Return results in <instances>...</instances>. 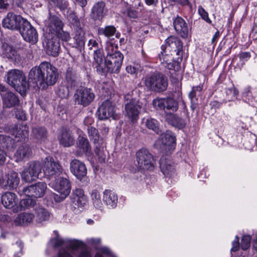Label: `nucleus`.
<instances>
[{
    "instance_id": "nucleus-1",
    "label": "nucleus",
    "mask_w": 257,
    "mask_h": 257,
    "mask_svg": "<svg viewBox=\"0 0 257 257\" xmlns=\"http://www.w3.org/2000/svg\"><path fill=\"white\" fill-rule=\"evenodd\" d=\"M58 69L49 62L44 61L39 66L31 69L29 74V80L39 88L45 89L54 85L58 78Z\"/></svg>"
},
{
    "instance_id": "nucleus-2",
    "label": "nucleus",
    "mask_w": 257,
    "mask_h": 257,
    "mask_svg": "<svg viewBox=\"0 0 257 257\" xmlns=\"http://www.w3.org/2000/svg\"><path fill=\"white\" fill-rule=\"evenodd\" d=\"M117 49V44H114L111 40L106 42L105 64L110 73H118L122 65L123 55Z\"/></svg>"
},
{
    "instance_id": "nucleus-3",
    "label": "nucleus",
    "mask_w": 257,
    "mask_h": 257,
    "mask_svg": "<svg viewBox=\"0 0 257 257\" xmlns=\"http://www.w3.org/2000/svg\"><path fill=\"white\" fill-rule=\"evenodd\" d=\"M6 81L20 93H25L29 89V83L25 74L19 69L9 70L6 75Z\"/></svg>"
},
{
    "instance_id": "nucleus-4",
    "label": "nucleus",
    "mask_w": 257,
    "mask_h": 257,
    "mask_svg": "<svg viewBox=\"0 0 257 257\" xmlns=\"http://www.w3.org/2000/svg\"><path fill=\"white\" fill-rule=\"evenodd\" d=\"M144 83L148 89L157 92L165 91L168 84L167 78L159 73L147 75L145 77Z\"/></svg>"
},
{
    "instance_id": "nucleus-5",
    "label": "nucleus",
    "mask_w": 257,
    "mask_h": 257,
    "mask_svg": "<svg viewBox=\"0 0 257 257\" xmlns=\"http://www.w3.org/2000/svg\"><path fill=\"white\" fill-rule=\"evenodd\" d=\"M53 188L58 194L54 193L53 198L56 202H61L65 199L70 194L71 183L69 180L60 177L56 180L53 185Z\"/></svg>"
},
{
    "instance_id": "nucleus-6",
    "label": "nucleus",
    "mask_w": 257,
    "mask_h": 257,
    "mask_svg": "<svg viewBox=\"0 0 257 257\" xmlns=\"http://www.w3.org/2000/svg\"><path fill=\"white\" fill-rule=\"evenodd\" d=\"M130 94L125 95L124 99L128 101L125 105V115L133 122H136L139 118L141 104L139 99L131 98Z\"/></svg>"
},
{
    "instance_id": "nucleus-7",
    "label": "nucleus",
    "mask_w": 257,
    "mask_h": 257,
    "mask_svg": "<svg viewBox=\"0 0 257 257\" xmlns=\"http://www.w3.org/2000/svg\"><path fill=\"white\" fill-rule=\"evenodd\" d=\"M136 159L141 169L152 170L156 163L153 155L146 149H141L137 152Z\"/></svg>"
},
{
    "instance_id": "nucleus-8",
    "label": "nucleus",
    "mask_w": 257,
    "mask_h": 257,
    "mask_svg": "<svg viewBox=\"0 0 257 257\" xmlns=\"http://www.w3.org/2000/svg\"><path fill=\"white\" fill-rule=\"evenodd\" d=\"M94 98L95 94L93 90L87 87H80L77 89L73 96L75 102L84 107L89 105Z\"/></svg>"
},
{
    "instance_id": "nucleus-9",
    "label": "nucleus",
    "mask_w": 257,
    "mask_h": 257,
    "mask_svg": "<svg viewBox=\"0 0 257 257\" xmlns=\"http://www.w3.org/2000/svg\"><path fill=\"white\" fill-rule=\"evenodd\" d=\"M24 40L32 44H35L38 40L36 29L26 19L19 30Z\"/></svg>"
},
{
    "instance_id": "nucleus-10",
    "label": "nucleus",
    "mask_w": 257,
    "mask_h": 257,
    "mask_svg": "<svg viewBox=\"0 0 257 257\" xmlns=\"http://www.w3.org/2000/svg\"><path fill=\"white\" fill-rule=\"evenodd\" d=\"M154 107L158 110H171L176 111L178 109V103L174 99L168 97L165 98H156L152 102Z\"/></svg>"
},
{
    "instance_id": "nucleus-11",
    "label": "nucleus",
    "mask_w": 257,
    "mask_h": 257,
    "mask_svg": "<svg viewBox=\"0 0 257 257\" xmlns=\"http://www.w3.org/2000/svg\"><path fill=\"white\" fill-rule=\"evenodd\" d=\"M0 94L4 107L10 108L19 105L20 100L18 96L1 84Z\"/></svg>"
},
{
    "instance_id": "nucleus-12",
    "label": "nucleus",
    "mask_w": 257,
    "mask_h": 257,
    "mask_svg": "<svg viewBox=\"0 0 257 257\" xmlns=\"http://www.w3.org/2000/svg\"><path fill=\"white\" fill-rule=\"evenodd\" d=\"M43 171L48 177H55L62 173L63 168L58 162H55L52 157L48 156L45 159Z\"/></svg>"
},
{
    "instance_id": "nucleus-13",
    "label": "nucleus",
    "mask_w": 257,
    "mask_h": 257,
    "mask_svg": "<svg viewBox=\"0 0 257 257\" xmlns=\"http://www.w3.org/2000/svg\"><path fill=\"white\" fill-rule=\"evenodd\" d=\"M166 49L175 54L178 60L182 61L183 55V44L182 41L177 37L170 36L166 40Z\"/></svg>"
},
{
    "instance_id": "nucleus-14",
    "label": "nucleus",
    "mask_w": 257,
    "mask_h": 257,
    "mask_svg": "<svg viewBox=\"0 0 257 257\" xmlns=\"http://www.w3.org/2000/svg\"><path fill=\"white\" fill-rule=\"evenodd\" d=\"M47 185L44 182H38L35 185L24 187L23 190H19V193L25 196H33L36 198L41 197L45 193Z\"/></svg>"
},
{
    "instance_id": "nucleus-15",
    "label": "nucleus",
    "mask_w": 257,
    "mask_h": 257,
    "mask_svg": "<svg viewBox=\"0 0 257 257\" xmlns=\"http://www.w3.org/2000/svg\"><path fill=\"white\" fill-rule=\"evenodd\" d=\"M25 20L20 15L10 12L3 19V26L10 30H19Z\"/></svg>"
},
{
    "instance_id": "nucleus-16",
    "label": "nucleus",
    "mask_w": 257,
    "mask_h": 257,
    "mask_svg": "<svg viewBox=\"0 0 257 257\" xmlns=\"http://www.w3.org/2000/svg\"><path fill=\"white\" fill-rule=\"evenodd\" d=\"M6 129L15 138L18 139V141H25L29 137V127L22 123L10 125Z\"/></svg>"
},
{
    "instance_id": "nucleus-17",
    "label": "nucleus",
    "mask_w": 257,
    "mask_h": 257,
    "mask_svg": "<svg viewBox=\"0 0 257 257\" xmlns=\"http://www.w3.org/2000/svg\"><path fill=\"white\" fill-rule=\"evenodd\" d=\"M98 118L101 120L107 119L110 117L116 119L115 107L109 100L104 101L98 109Z\"/></svg>"
},
{
    "instance_id": "nucleus-18",
    "label": "nucleus",
    "mask_w": 257,
    "mask_h": 257,
    "mask_svg": "<svg viewBox=\"0 0 257 257\" xmlns=\"http://www.w3.org/2000/svg\"><path fill=\"white\" fill-rule=\"evenodd\" d=\"M20 183V178L18 173L11 171L3 177L2 185L5 189L14 190L17 188Z\"/></svg>"
},
{
    "instance_id": "nucleus-19",
    "label": "nucleus",
    "mask_w": 257,
    "mask_h": 257,
    "mask_svg": "<svg viewBox=\"0 0 257 257\" xmlns=\"http://www.w3.org/2000/svg\"><path fill=\"white\" fill-rule=\"evenodd\" d=\"M78 18L75 20L76 28L75 30V35L73 37L74 46L80 52L84 49L85 46V32L80 27H78L79 22L77 21Z\"/></svg>"
},
{
    "instance_id": "nucleus-20",
    "label": "nucleus",
    "mask_w": 257,
    "mask_h": 257,
    "mask_svg": "<svg viewBox=\"0 0 257 257\" xmlns=\"http://www.w3.org/2000/svg\"><path fill=\"white\" fill-rule=\"evenodd\" d=\"M32 155L33 149L31 146L24 143L19 146L15 153L14 157L17 162H20L29 159Z\"/></svg>"
},
{
    "instance_id": "nucleus-21",
    "label": "nucleus",
    "mask_w": 257,
    "mask_h": 257,
    "mask_svg": "<svg viewBox=\"0 0 257 257\" xmlns=\"http://www.w3.org/2000/svg\"><path fill=\"white\" fill-rule=\"evenodd\" d=\"M70 169L71 172L79 180H81L87 174V169L85 164L77 159L71 161Z\"/></svg>"
},
{
    "instance_id": "nucleus-22",
    "label": "nucleus",
    "mask_w": 257,
    "mask_h": 257,
    "mask_svg": "<svg viewBox=\"0 0 257 257\" xmlns=\"http://www.w3.org/2000/svg\"><path fill=\"white\" fill-rule=\"evenodd\" d=\"M160 168L163 174L167 177H171L175 174L174 164L166 156H163L160 160Z\"/></svg>"
},
{
    "instance_id": "nucleus-23",
    "label": "nucleus",
    "mask_w": 257,
    "mask_h": 257,
    "mask_svg": "<svg viewBox=\"0 0 257 257\" xmlns=\"http://www.w3.org/2000/svg\"><path fill=\"white\" fill-rule=\"evenodd\" d=\"M173 26L177 33L182 38L186 39L189 34L187 24L181 17L177 16L173 21Z\"/></svg>"
},
{
    "instance_id": "nucleus-24",
    "label": "nucleus",
    "mask_w": 257,
    "mask_h": 257,
    "mask_svg": "<svg viewBox=\"0 0 257 257\" xmlns=\"http://www.w3.org/2000/svg\"><path fill=\"white\" fill-rule=\"evenodd\" d=\"M63 27V22L59 18L55 15L50 14L47 24V30L49 33L54 36L62 29Z\"/></svg>"
},
{
    "instance_id": "nucleus-25",
    "label": "nucleus",
    "mask_w": 257,
    "mask_h": 257,
    "mask_svg": "<svg viewBox=\"0 0 257 257\" xmlns=\"http://www.w3.org/2000/svg\"><path fill=\"white\" fill-rule=\"evenodd\" d=\"M32 135L38 143H45L48 139L49 133L46 127L37 126L32 128Z\"/></svg>"
},
{
    "instance_id": "nucleus-26",
    "label": "nucleus",
    "mask_w": 257,
    "mask_h": 257,
    "mask_svg": "<svg viewBox=\"0 0 257 257\" xmlns=\"http://www.w3.org/2000/svg\"><path fill=\"white\" fill-rule=\"evenodd\" d=\"M165 120L172 126L178 128H183L187 124V121L173 113L166 112L165 115Z\"/></svg>"
},
{
    "instance_id": "nucleus-27",
    "label": "nucleus",
    "mask_w": 257,
    "mask_h": 257,
    "mask_svg": "<svg viewBox=\"0 0 257 257\" xmlns=\"http://www.w3.org/2000/svg\"><path fill=\"white\" fill-rule=\"evenodd\" d=\"M58 140L61 145L64 147H69L74 144L75 139L71 132L63 129L58 136Z\"/></svg>"
},
{
    "instance_id": "nucleus-28",
    "label": "nucleus",
    "mask_w": 257,
    "mask_h": 257,
    "mask_svg": "<svg viewBox=\"0 0 257 257\" xmlns=\"http://www.w3.org/2000/svg\"><path fill=\"white\" fill-rule=\"evenodd\" d=\"M77 147L80 150L75 152V155L81 156L83 153L89 154L91 152V147L87 138L79 136L76 143Z\"/></svg>"
},
{
    "instance_id": "nucleus-29",
    "label": "nucleus",
    "mask_w": 257,
    "mask_h": 257,
    "mask_svg": "<svg viewBox=\"0 0 257 257\" xmlns=\"http://www.w3.org/2000/svg\"><path fill=\"white\" fill-rule=\"evenodd\" d=\"M117 195L112 190L106 189L103 193V202L109 207L113 208L117 203Z\"/></svg>"
},
{
    "instance_id": "nucleus-30",
    "label": "nucleus",
    "mask_w": 257,
    "mask_h": 257,
    "mask_svg": "<svg viewBox=\"0 0 257 257\" xmlns=\"http://www.w3.org/2000/svg\"><path fill=\"white\" fill-rule=\"evenodd\" d=\"M71 198L73 203L78 207L82 206L87 202V197L81 188H76L73 190Z\"/></svg>"
},
{
    "instance_id": "nucleus-31",
    "label": "nucleus",
    "mask_w": 257,
    "mask_h": 257,
    "mask_svg": "<svg viewBox=\"0 0 257 257\" xmlns=\"http://www.w3.org/2000/svg\"><path fill=\"white\" fill-rule=\"evenodd\" d=\"M60 48L59 41L56 38L53 36L47 40L46 49L48 55L57 56L59 54Z\"/></svg>"
},
{
    "instance_id": "nucleus-32",
    "label": "nucleus",
    "mask_w": 257,
    "mask_h": 257,
    "mask_svg": "<svg viewBox=\"0 0 257 257\" xmlns=\"http://www.w3.org/2000/svg\"><path fill=\"white\" fill-rule=\"evenodd\" d=\"M17 195L12 192H7L1 196L2 203L7 208H12L16 204Z\"/></svg>"
},
{
    "instance_id": "nucleus-33",
    "label": "nucleus",
    "mask_w": 257,
    "mask_h": 257,
    "mask_svg": "<svg viewBox=\"0 0 257 257\" xmlns=\"http://www.w3.org/2000/svg\"><path fill=\"white\" fill-rule=\"evenodd\" d=\"M105 4L103 1L95 3L91 10L92 17L94 20H100L104 16V10Z\"/></svg>"
},
{
    "instance_id": "nucleus-34",
    "label": "nucleus",
    "mask_w": 257,
    "mask_h": 257,
    "mask_svg": "<svg viewBox=\"0 0 257 257\" xmlns=\"http://www.w3.org/2000/svg\"><path fill=\"white\" fill-rule=\"evenodd\" d=\"M36 220L37 222L41 223L48 220L50 217V213L47 209L42 206H37L35 209V215Z\"/></svg>"
},
{
    "instance_id": "nucleus-35",
    "label": "nucleus",
    "mask_w": 257,
    "mask_h": 257,
    "mask_svg": "<svg viewBox=\"0 0 257 257\" xmlns=\"http://www.w3.org/2000/svg\"><path fill=\"white\" fill-rule=\"evenodd\" d=\"M34 217V215L32 213H21L16 218L15 223L16 225H27L33 221Z\"/></svg>"
},
{
    "instance_id": "nucleus-36",
    "label": "nucleus",
    "mask_w": 257,
    "mask_h": 257,
    "mask_svg": "<svg viewBox=\"0 0 257 257\" xmlns=\"http://www.w3.org/2000/svg\"><path fill=\"white\" fill-rule=\"evenodd\" d=\"M65 79L67 84L70 88L75 87L77 84V78L75 72L72 69L69 68L65 75Z\"/></svg>"
},
{
    "instance_id": "nucleus-37",
    "label": "nucleus",
    "mask_w": 257,
    "mask_h": 257,
    "mask_svg": "<svg viewBox=\"0 0 257 257\" xmlns=\"http://www.w3.org/2000/svg\"><path fill=\"white\" fill-rule=\"evenodd\" d=\"M26 167L33 174L32 176L36 177L38 179L42 170L40 163L37 161H31L28 163Z\"/></svg>"
},
{
    "instance_id": "nucleus-38",
    "label": "nucleus",
    "mask_w": 257,
    "mask_h": 257,
    "mask_svg": "<svg viewBox=\"0 0 257 257\" xmlns=\"http://www.w3.org/2000/svg\"><path fill=\"white\" fill-rule=\"evenodd\" d=\"M116 31V29L114 26L108 25L98 28V34L99 35H103L107 38H110L115 34Z\"/></svg>"
},
{
    "instance_id": "nucleus-39",
    "label": "nucleus",
    "mask_w": 257,
    "mask_h": 257,
    "mask_svg": "<svg viewBox=\"0 0 257 257\" xmlns=\"http://www.w3.org/2000/svg\"><path fill=\"white\" fill-rule=\"evenodd\" d=\"M90 196L93 206L97 209L101 208L103 204L98 190L97 189H93L90 193Z\"/></svg>"
},
{
    "instance_id": "nucleus-40",
    "label": "nucleus",
    "mask_w": 257,
    "mask_h": 257,
    "mask_svg": "<svg viewBox=\"0 0 257 257\" xmlns=\"http://www.w3.org/2000/svg\"><path fill=\"white\" fill-rule=\"evenodd\" d=\"M145 126L149 130H152L157 134L161 133L159 128V123L156 119L149 118L145 121Z\"/></svg>"
},
{
    "instance_id": "nucleus-41",
    "label": "nucleus",
    "mask_w": 257,
    "mask_h": 257,
    "mask_svg": "<svg viewBox=\"0 0 257 257\" xmlns=\"http://www.w3.org/2000/svg\"><path fill=\"white\" fill-rule=\"evenodd\" d=\"M179 61L176 59V61L173 60L171 62H170L164 65L165 68L170 70V73L171 75H175L176 72L180 70V64Z\"/></svg>"
},
{
    "instance_id": "nucleus-42",
    "label": "nucleus",
    "mask_w": 257,
    "mask_h": 257,
    "mask_svg": "<svg viewBox=\"0 0 257 257\" xmlns=\"http://www.w3.org/2000/svg\"><path fill=\"white\" fill-rule=\"evenodd\" d=\"M161 48L162 51L159 54V59L161 63L164 65L173 61L174 59V58L172 57L173 55V53H171V55L165 54V46H162Z\"/></svg>"
},
{
    "instance_id": "nucleus-43",
    "label": "nucleus",
    "mask_w": 257,
    "mask_h": 257,
    "mask_svg": "<svg viewBox=\"0 0 257 257\" xmlns=\"http://www.w3.org/2000/svg\"><path fill=\"white\" fill-rule=\"evenodd\" d=\"M13 140L9 136L0 134V144L4 148L8 149L13 146Z\"/></svg>"
},
{
    "instance_id": "nucleus-44",
    "label": "nucleus",
    "mask_w": 257,
    "mask_h": 257,
    "mask_svg": "<svg viewBox=\"0 0 257 257\" xmlns=\"http://www.w3.org/2000/svg\"><path fill=\"white\" fill-rule=\"evenodd\" d=\"M32 174H32V173L26 167L21 173L22 179L28 183L36 181L37 179V178L35 176H33Z\"/></svg>"
},
{
    "instance_id": "nucleus-45",
    "label": "nucleus",
    "mask_w": 257,
    "mask_h": 257,
    "mask_svg": "<svg viewBox=\"0 0 257 257\" xmlns=\"http://www.w3.org/2000/svg\"><path fill=\"white\" fill-rule=\"evenodd\" d=\"M3 54L8 58L12 59L15 55V51L13 48L7 43L3 44L2 47Z\"/></svg>"
},
{
    "instance_id": "nucleus-46",
    "label": "nucleus",
    "mask_w": 257,
    "mask_h": 257,
    "mask_svg": "<svg viewBox=\"0 0 257 257\" xmlns=\"http://www.w3.org/2000/svg\"><path fill=\"white\" fill-rule=\"evenodd\" d=\"M87 131L90 140L94 144L98 143L100 137L98 131L95 127L92 126H88Z\"/></svg>"
},
{
    "instance_id": "nucleus-47",
    "label": "nucleus",
    "mask_w": 257,
    "mask_h": 257,
    "mask_svg": "<svg viewBox=\"0 0 257 257\" xmlns=\"http://www.w3.org/2000/svg\"><path fill=\"white\" fill-rule=\"evenodd\" d=\"M32 196H26V198H23L20 202L22 208L25 209L30 207L33 206L36 204V201L31 198Z\"/></svg>"
},
{
    "instance_id": "nucleus-48",
    "label": "nucleus",
    "mask_w": 257,
    "mask_h": 257,
    "mask_svg": "<svg viewBox=\"0 0 257 257\" xmlns=\"http://www.w3.org/2000/svg\"><path fill=\"white\" fill-rule=\"evenodd\" d=\"M51 5L58 7L61 10H64L67 8L68 3L67 0H48Z\"/></svg>"
},
{
    "instance_id": "nucleus-49",
    "label": "nucleus",
    "mask_w": 257,
    "mask_h": 257,
    "mask_svg": "<svg viewBox=\"0 0 257 257\" xmlns=\"http://www.w3.org/2000/svg\"><path fill=\"white\" fill-rule=\"evenodd\" d=\"M161 139L162 144L166 146H169L175 142V137L169 134H165L162 135Z\"/></svg>"
},
{
    "instance_id": "nucleus-50",
    "label": "nucleus",
    "mask_w": 257,
    "mask_h": 257,
    "mask_svg": "<svg viewBox=\"0 0 257 257\" xmlns=\"http://www.w3.org/2000/svg\"><path fill=\"white\" fill-rule=\"evenodd\" d=\"M95 152L98 157L99 162L103 163L105 161L106 155L104 152L103 147L96 146Z\"/></svg>"
},
{
    "instance_id": "nucleus-51",
    "label": "nucleus",
    "mask_w": 257,
    "mask_h": 257,
    "mask_svg": "<svg viewBox=\"0 0 257 257\" xmlns=\"http://www.w3.org/2000/svg\"><path fill=\"white\" fill-rule=\"evenodd\" d=\"M69 87L67 85H60L59 87L58 94L62 98H67L69 95Z\"/></svg>"
},
{
    "instance_id": "nucleus-52",
    "label": "nucleus",
    "mask_w": 257,
    "mask_h": 257,
    "mask_svg": "<svg viewBox=\"0 0 257 257\" xmlns=\"http://www.w3.org/2000/svg\"><path fill=\"white\" fill-rule=\"evenodd\" d=\"M123 14L130 19H136L138 17L139 12L134 8L128 7L123 12Z\"/></svg>"
},
{
    "instance_id": "nucleus-53",
    "label": "nucleus",
    "mask_w": 257,
    "mask_h": 257,
    "mask_svg": "<svg viewBox=\"0 0 257 257\" xmlns=\"http://www.w3.org/2000/svg\"><path fill=\"white\" fill-rule=\"evenodd\" d=\"M251 237L249 235H243L241 240L240 247L243 250H246L250 245Z\"/></svg>"
},
{
    "instance_id": "nucleus-54",
    "label": "nucleus",
    "mask_w": 257,
    "mask_h": 257,
    "mask_svg": "<svg viewBox=\"0 0 257 257\" xmlns=\"http://www.w3.org/2000/svg\"><path fill=\"white\" fill-rule=\"evenodd\" d=\"M53 36L56 38L57 39L59 38L60 39H61L63 41L65 42H67L70 39V36L69 33L63 31L62 29H61V30L60 31V32L57 33Z\"/></svg>"
},
{
    "instance_id": "nucleus-55",
    "label": "nucleus",
    "mask_w": 257,
    "mask_h": 257,
    "mask_svg": "<svg viewBox=\"0 0 257 257\" xmlns=\"http://www.w3.org/2000/svg\"><path fill=\"white\" fill-rule=\"evenodd\" d=\"M94 59L95 61L98 64H101L103 60V55L102 51L100 49H97L94 51Z\"/></svg>"
},
{
    "instance_id": "nucleus-56",
    "label": "nucleus",
    "mask_w": 257,
    "mask_h": 257,
    "mask_svg": "<svg viewBox=\"0 0 257 257\" xmlns=\"http://www.w3.org/2000/svg\"><path fill=\"white\" fill-rule=\"evenodd\" d=\"M198 13L201 18L207 23L209 24L212 23V21L208 17V13L201 6L198 7Z\"/></svg>"
},
{
    "instance_id": "nucleus-57",
    "label": "nucleus",
    "mask_w": 257,
    "mask_h": 257,
    "mask_svg": "<svg viewBox=\"0 0 257 257\" xmlns=\"http://www.w3.org/2000/svg\"><path fill=\"white\" fill-rule=\"evenodd\" d=\"M202 89H203L202 85H198L196 86H193L192 88V90L190 91V92L189 94V97L191 99L195 98L196 96V92L197 91H198V92L201 91Z\"/></svg>"
},
{
    "instance_id": "nucleus-58",
    "label": "nucleus",
    "mask_w": 257,
    "mask_h": 257,
    "mask_svg": "<svg viewBox=\"0 0 257 257\" xmlns=\"http://www.w3.org/2000/svg\"><path fill=\"white\" fill-rule=\"evenodd\" d=\"M239 238L238 236H236L234 240L233 241L232 243V248L231 249V251L235 252L239 250L240 244H239Z\"/></svg>"
},
{
    "instance_id": "nucleus-59",
    "label": "nucleus",
    "mask_w": 257,
    "mask_h": 257,
    "mask_svg": "<svg viewBox=\"0 0 257 257\" xmlns=\"http://www.w3.org/2000/svg\"><path fill=\"white\" fill-rule=\"evenodd\" d=\"M16 117L18 119H20L22 120H26V114L25 112L23 110L19 109L16 111L15 113Z\"/></svg>"
},
{
    "instance_id": "nucleus-60",
    "label": "nucleus",
    "mask_w": 257,
    "mask_h": 257,
    "mask_svg": "<svg viewBox=\"0 0 257 257\" xmlns=\"http://www.w3.org/2000/svg\"><path fill=\"white\" fill-rule=\"evenodd\" d=\"M16 247H17V249L19 250V251L16 252L15 255L17 257H20L22 254V249L24 247V244L22 241H18L16 243Z\"/></svg>"
},
{
    "instance_id": "nucleus-61",
    "label": "nucleus",
    "mask_w": 257,
    "mask_h": 257,
    "mask_svg": "<svg viewBox=\"0 0 257 257\" xmlns=\"http://www.w3.org/2000/svg\"><path fill=\"white\" fill-rule=\"evenodd\" d=\"M169 3H174L182 6H189L190 4L189 0H168Z\"/></svg>"
},
{
    "instance_id": "nucleus-62",
    "label": "nucleus",
    "mask_w": 257,
    "mask_h": 257,
    "mask_svg": "<svg viewBox=\"0 0 257 257\" xmlns=\"http://www.w3.org/2000/svg\"><path fill=\"white\" fill-rule=\"evenodd\" d=\"M7 154L6 152L2 149H0V166L3 165L6 160Z\"/></svg>"
},
{
    "instance_id": "nucleus-63",
    "label": "nucleus",
    "mask_w": 257,
    "mask_h": 257,
    "mask_svg": "<svg viewBox=\"0 0 257 257\" xmlns=\"http://www.w3.org/2000/svg\"><path fill=\"white\" fill-rule=\"evenodd\" d=\"M88 45L90 49H92L93 48H98V44L95 39H90L89 40Z\"/></svg>"
},
{
    "instance_id": "nucleus-64",
    "label": "nucleus",
    "mask_w": 257,
    "mask_h": 257,
    "mask_svg": "<svg viewBox=\"0 0 257 257\" xmlns=\"http://www.w3.org/2000/svg\"><path fill=\"white\" fill-rule=\"evenodd\" d=\"M78 257H91V255L89 251L83 249L80 251Z\"/></svg>"
}]
</instances>
